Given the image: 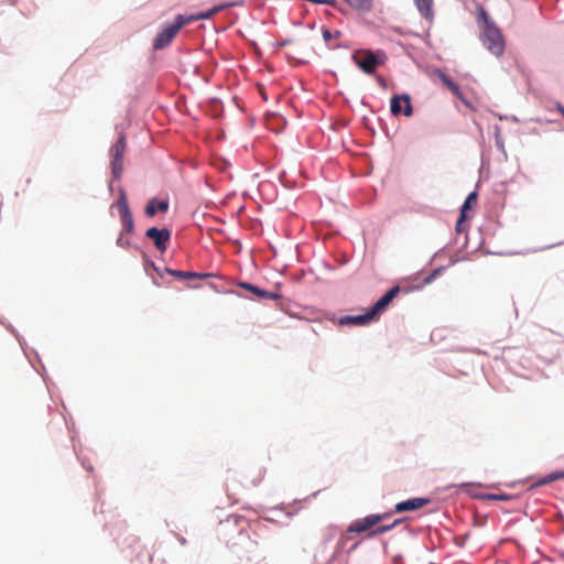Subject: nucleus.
<instances>
[{
	"mask_svg": "<svg viewBox=\"0 0 564 564\" xmlns=\"http://www.w3.org/2000/svg\"><path fill=\"white\" fill-rule=\"evenodd\" d=\"M184 22L182 20V14H178L175 18V21L173 24L166 26L163 29L162 32H160L156 37L153 41V48L154 50H162L171 44L173 39L176 36V34L180 32V30L184 26Z\"/></svg>",
	"mask_w": 564,
	"mask_h": 564,
	"instance_id": "obj_6",
	"label": "nucleus"
},
{
	"mask_svg": "<svg viewBox=\"0 0 564 564\" xmlns=\"http://www.w3.org/2000/svg\"><path fill=\"white\" fill-rule=\"evenodd\" d=\"M556 110L564 117V106L561 102L556 104Z\"/></svg>",
	"mask_w": 564,
	"mask_h": 564,
	"instance_id": "obj_26",
	"label": "nucleus"
},
{
	"mask_svg": "<svg viewBox=\"0 0 564 564\" xmlns=\"http://www.w3.org/2000/svg\"><path fill=\"white\" fill-rule=\"evenodd\" d=\"M123 235H124V234H122V232H121L120 237H119V238H118V240H117V243H118L120 247H126V246H128V241H124V240H123Z\"/></svg>",
	"mask_w": 564,
	"mask_h": 564,
	"instance_id": "obj_25",
	"label": "nucleus"
},
{
	"mask_svg": "<svg viewBox=\"0 0 564 564\" xmlns=\"http://www.w3.org/2000/svg\"><path fill=\"white\" fill-rule=\"evenodd\" d=\"M401 288L399 285L390 289L384 295H382L366 313L355 315V325H366L372 321H376L390 305L392 300L400 293Z\"/></svg>",
	"mask_w": 564,
	"mask_h": 564,
	"instance_id": "obj_2",
	"label": "nucleus"
},
{
	"mask_svg": "<svg viewBox=\"0 0 564 564\" xmlns=\"http://www.w3.org/2000/svg\"><path fill=\"white\" fill-rule=\"evenodd\" d=\"M442 270L443 268H437L433 270L431 273L424 276L423 280L417 285L414 286V289H421L424 285L432 283L435 280V278L441 273Z\"/></svg>",
	"mask_w": 564,
	"mask_h": 564,
	"instance_id": "obj_19",
	"label": "nucleus"
},
{
	"mask_svg": "<svg viewBox=\"0 0 564 564\" xmlns=\"http://www.w3.org/2000/svg\"><path fill=\"white\" fill-rule=\"evenodd\" d=\"M387 59V54L381 50L355 51V64L368 75L373 74L378 67L384 65Z\"/></svg>",
	"mask_w": 564,
	"mask_h": 564,
	"instance_id": "obj_4",
	"label": "nucleus"
},
{
	"mask_svg": "<svg viewBox=\"0 0 564 564\" xmlns=\"http://www.w3.org/2000/svg\"><path fill=\"white\" fill-rule=\"evenodd\" d=\"M166 273L180 278V279H204L207 278L209 274H203V273H196V272H188V271H178V270H172V269H165Z\"/></svg>",
	"mask_w": 564,
	"mask_h": 564,
	"instance_id": "obj_16",
	"label": "nucleus"
},
{
	"mask_svg": "<svg viewBox=\"0 0 564 564\" xmlns=\"http://www.w3.org/2000/svg\"><path fill=\"white\" fill-rule=\"evenodd\" d=\"M401 288L399 285L390 289L384 295H382L366 313L355 315V325H366L372 321H376L390 305L392 300L400 293Z\"/></svg>",
	"mask_w": 564,
	"mask_h": 564,
	"instance_id": "obj_3",
	"label": "nucleus"
},
{
	"mask_svg": "<svg viewBox=\"0 0 564 564\" xmlns=\"http://www.w3.org/2000/svg\"><path fill=\"white\" fill-rule=\"evenodd\" d=\"M339 325H352V315H346L338 319Z\"/></svg>",
	"mask_w": 564,
	"mask_h": 564,
	"instance_id": "obj_24",
	"label": "nucleus"
},
{
	"mask_svg": "<svg viewBox=\"0 0 564 564\" xmlns=\"http://www.w3.org/2000/svg\"><path fill=\"white\" fill-rule=\"evenodd\" d=\"M117 206L119 208V214H120L121 224H122L121 232L122 234H131L134 228L133 218H132V214L130 212L124 192L120 193V196L117 202Z\"/></svg>",
	"mask_w": 564,
	"mask_h": 564,
	"instance_id": "obj_7",
	"label": "nucleus"
},
{
	"mask_svg": "<svg viewBox=\"0 0 564 564\" xmlns=\"http://www.w3.org/2000/svg\"><path fill=\"white\" fill-rule=\"evenodd\" d=\"M323 36H324L325 40H328V39H330L332 35H330V32L328 30H325L323 32Z\"/></svg>",
	"mask_w": 564,
	"mask_h": 564,
	"instance_id": "obj_28",
	"label": "nucleus"
},
{
	"mask_svg": "<svg viewBox=\"0 0 564 564\" xmlns=\"http://www.w3.org/2000/svg\"><path fill=\"white\" fill-rule=\"evenodd\" d=\"M400 522H401V520H395L392 524L377 527L369 535L370 536H375V535H378V534H382V533L391 530L395 525H398Z\"/></svg>",
	"mask_w": 564,
	"mask_h": 564,
	"instance_id": "obj_22",
	"label": "nucleus"
},
{
	"mask_svg": "<svg viewBox=\"0 0 564 564\" xmlns=\"http://www.w3.org/2000/svg\"><path fill=\"white\" fill-rule=\"evenodd\" d=\"M477 203V193L471 192L467 198L465 199L462 208H460V215L456 224L457 231H462V224L467 218V210L470 209L474 205Z\"/></svg>",
	"mask_w": 564,
	"mask_h": 564,
	"instance_id": "obj_12",
	"label": "nucleus"
},
{
	"mask_svg": "<svg viewBox=\"0 0 564 564\" xmlns=\"http://www.w3.org/2000/svg\"><path fill=\"white\" fill-rule=\"evenodd\" d=\"M373 7L372 0H355V10L369 12Z\"/></svg>",
	"mask_w": 564,
	"mask_h": 564,
	"instance_id": "obj_21",
	"label": "nucleus"
},
{
	"mask_svg": "<svg viewBox=\"0 0 564 564\" xmlns=\"http://www.w3.org/2000/svg\"><path fill=\"white\" fill-rule=\"evenodd\" d=\"M387 514H370L357 522H355V532H365L372 527L377 525Z\"/></svg>",
	"mask_w": 564,
	"mask_h": 564,
	"instance_id": "obj_11",
	"label": "nucleus"
},
{
	"mask_svg": "<svg viewBox=\"0 0 564 564\" xmlns=\"http://www.w3.org/2000/svg\"><path fill=\"white\" fill-rule=\"evenodd\" d=\"M169 209V203L166 200L151 199L145 207V214L148 217H153L158 212L165 213Z\"/></svg>",
	"mask_w": 564,
	"mask_h": 564,
	"instance_id": "obj_14",
	"label": "nucleus"
},
{
	"mask_svg": "<svg viewBox=\"0 0 564 564\" xmlns=\"http://www.w3.org/2000/svg\"><path fill=\"white\" fill-rule=\"evenodd\" d=\"M344 1H345L346 3H348V4L350 3V0H344Z\"/></svg>",
	"mask_w": 564,
	"mask_h": 564,
	"instance_id": "obj_31",
	"label": "nucleus"
},
{
	"mask_svg": "<svg viewBox=\"0 0 564 564\" xmlns=\"http://www.w3.org/2000/svg\"><path fill=\"white\" fill-rule=\"evenodd\" d=\"M241 286L247 289V290H249V291H251L252 293L257 294L259 297H262V299L273 300V299L278 297L276 294L268 292V291L262 290V289H259L258 286L249 284V283H242Z\"/></svg>",
	"mask_w": 564,
	"mask_h": 564,
	"instance_id": "obj_17",
	"label": "nucleus"
},
{
	"mask_svg": "<svg viewBox=\"0 0 564 564\" xmlns=\"http://www.w3.org/2000/svg\"><path fill=\"white\" fill-rule=\"evenodd\" d=\"M127 142L124 134H120L115 144L109 150L111 173L116 180L121 177L123 171V154Z\"/></svg>",
	"mask_w": 564,
	"mask_h": 564,
	"instance_id": "obj_5",
	"label": "nucleus"
},
{
	"mask_svg": "<svg viewBox=\"0 0 564 564\" xmlns=\"http://www.w3.org/2000/svg\"><path fill=\"white\" fill-rule=\"evenodd\" d=\"M229 7V4H218L206 11L209 15V18L214 17L216 13L220 12L225 8Z\"/></svg>",
	"mask_w": 564,
	"mask_h": 564,
	"instance_id": "obj_23",
	"label": "nucleus"
},
{
	"mask_svg": "<svg viewBox=\"0 0 564 564\" xmlns=\"http://www.w3.org/2000/svg\"><path fill=\"white\" fill-rule=\"evenodd\" d=\"M391 113L399 116L403 113L405 117H410L413 113L411 98L409 95H395L391 98L390 102Z\"/></svg>",
	"mask_w": 564,
	"mask_h": 564,
	"instance_id": "obj_8",
	"label": "nucleus"
},
{
	"mask_svg": "<svg viewBox=\"0 0 564 564\" xmlns=\"http://www.w3.org/2000/svg\"><path fill=\"white\" fill-rule=\"evenodd\" d=\"M477 23L482 44L491 54L500 56L505 51V39L481 4L477 6Z\"/></svg>",
	"mask_w": 564,
	"mask_h": 564,
	"instance_id": "obj_1",
	"label": "nucleus"
},
{
	"mask_svg": "<svg viewBox=\"0 0 564 564\" xmlns=\"http://www.w3.org/2000/svg\"><path fill=\"white\" fill-rule=\"evenodd\" d=\"M207 19H210L207 12H199L197 14H191V15L182 14V20L185 25L189 24L192 22L198 21V20H207Z\"/></svg>",
	"mask_w": 564,
	"mask_h": 564,
	"instance_id": "obj_20",
	"label": "nucleus"
},
{
	"mask_svg": "<svg viewBox=\"0 0 564 564\" xmlns=\"http://www.w3.org/2000/svg\"><path fill=\"white\" fill-rule=\"evenodd\" d=\"M151 267L153 268V270H155L160 275H162L160 269L158 267H155L154 263H151Z\"/></svg>",
	"mask_w": 564,
	"mask_h": 564,
	"instance_id": "obj_29",
	"label": "nucleus"
},
{
	"mask_svg": "<svg viewBox=\"0 0 564 564\" xmlns=\"http://www.w3.org/2000/svg\"><path fill=\"white\" fill-rule=\"evenodd\" d=\"M437 77L441 79L442 84L451 90L457 98L464 101L463 93L459 89V86L445 73L442 70H436Z\"/></svg>",
	"mask_w": 564,
	"mask_h": 564,
	"instance_id": "obj_13",
	"label": "nucleus"
},
{
	"mask_svg": "<svg viewBox=\"0 0 564 564\" xmlns=\"http://www.w3.org/2000/svg\"><path fill=\"white\" fill-rule=\"evenodd\" d=\"M347 532H352V525L347 529Z\"/></svg>",
	"mask_w": 564,
	"mask_h": 564,
	"instance_id": "obj_30",
	"label": "nucleus"
},
{
	"mask_svg": "<svg viewBox=\"0 0 564 564\" xmlns=\"http://www.w3.org/2000/svg\"><path fill=\"white\" fill-rule=\"evenodd\" d=\"M562 478H564V471H554V473H551V474L546 475L545 477L539 479L533 485V487L544 486V485L551 484V482L562 479Z\"/></svg>",
	"mask_w": 564,
	"mask_h": 564,
	"instance_id": "obj_18",
	"label": "nucleus"
},
{
	"mask_svg": "<svg viewBox=\"0 0 564 564\" xmlns=\"http://www.w3.org/2000/svg\"><path fill=\"white\" fill-rule=\"evenodd\" d=\"M414 3L422 17L426 20L433 19V0H414Z\"/></svg>",
	"mask_w": 564,
	"mask_h": 564,
	"instance_id": "obj_15",
	"label": "nucleus"
},
{
	"mask_svg": "<svg viewBox=\"0 0 564 564\" xmlns=\"http://www.w3.org/2000/svg\"><path fill=\"white\" fill-rule=\"evenodd\" d=\"M145 236L153 240L154 246L159 251L164 252L167 249V242L171 238V232L169 229L151 227L147 230Z\"/></svg>",
	"mask_w": 564,
	"mask_h": 564,
	"instance_id": "obj_9",
	"label": "nucleus"
},
{
	"mask_svg": "<svg viewBox=\"0 0 564 564\" xmlns=\"http://www.w3.org/2000/svg\"><path fill=\"white\" fill-rule=\"evenodd\" d=\"M491 498H494V499H499V500H505V499H507V497H506V496H503V495H494V496H491Z\"/></svg>",
	"mask_w": 564,
	"mask_h": 564,
	"instance_id": "obj_27",
	"label": "nucleus"
},
{
	"mask_svg": "<svg viewBox=\"0 0 564 564\" xmlns=\"http://www.w3.org/2000/svg\"><path fill=\"white\" fill-rule=\"evenodd\" d=\"M430 502H431V500L429 498H422V497L412 498V499L397 503L394 506V511L399 512V513L414 511V510H417V509H421V508L427 506Z\"/></svg>",
	"mask_w": 564,
	"mask_h": 564,
	"instance_id": "obj_10",
	"label": "nucleus"
}]
</instances>
